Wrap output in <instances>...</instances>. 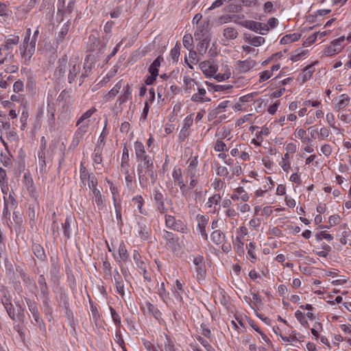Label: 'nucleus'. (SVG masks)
Segmentation results:
<instances>
[{"mask_svg":"<svg viewBox=\"0 0 351 351\" xmlns=\"http://www.w3.org/2000/svg\"><path fill=\"white\" fill-rule=\"evenodd\" d=\"M81 66L76 59H70L68 61L67 56L64 54L58 61V66L54 71V77L59 82L65 79L67 75L69 84L75 81L77 75L80 73Z\"/></svg>","mask_w":351,"mask_h":351,"instance_id":"f257e3e1","label":"nucleus"},{"mask_svg":"<svg viewBox=\"0 0 351 351\" xmlns=\"http://www.w3.org/2000/svg\"><path fill=\"white\" fill-rule=\"evenodd\" d=\"M137 173L139 184L143 189H148L154 185L157 180L158 175L154 169L153 159L145 161V163L138 164Z\"/></svg>","mask_w":351,"mask_h":351,"instance_id":"f03ea898","label":"nucleus"},{"mask_svg":"<svg viewBox=\"0 0 351 351\" xmlns=\"http://www.w3.org/2000/svg\"><path fill=\"white\" fill-rule=\"evenodd\" d=\"M193 263L195 266L197 280L198 281L204 280L206 275V269L204 262V257L201 255L194 256Z\"/></svg>","mask_w":351,"mask_h":351,"instance_id":"7ed1b4c3","label":"nucleus"},{"mask_svg":"<svg viewBox=\"0 0 351 351\" xmlns=\"http://www.w3.org/2000/svg\"><path fill=\"white\" fill-rule=\"evenodd\" d=\"M165 225L168 228L182 233H184L186 229L181 220H176L173 216L169 215H165Z\"/></svg>","mask_w":351,"mask_h":351,"instance_id":"20e7f679","label":"nucleus"},{"mask_svg":"<svg viewBox=\"0 0 351 351\" xmlns=\"http://www.w3.org/2000/svg\"><path fill=\"white\" fill-rule=\"evenodd\" d=\"M75 226V221L71 215L66 217L65 221L62 223L63 233L65 237L69 238L73 229Z\"/></svg>","mask_w":351,"mask_h":351,"instance_id":"39448f33","label":"nucleus"},{"mask_svg":"<svg viewBox=\"0 0 351 351\" xmlns=\"http://www.w3.org/2000/svg\"><path fill=\"white\" fill-rule=\"evenodd\" d=\"M238 70L240 73H246L256 65V62L251 58L244 61L239 60L237 62Z\"/></svg>","mask_w":351,"mask_h":351,"instance_id":"423d86ee","label":"nucleus"},{"mask_svg":"<svg viewBox=\"0 0 351 351\" xmlns=\"http://www.w3.org/2000/svg\"><path fill=\"white\" fill-rule=\"evenodd\" d=\"M132 90L131 86L127 84L123 88L122 94L119 97L117 100V102L119 106L125 103L127 101L132 99Z\"/></svg>","mask_w":351,"mask_h":351,"instance_id":"0eeeda50","label":"nucleus"},{"mask_svg":"<svg viewBox=\"0 0 351 351\" xmlns=\"http://www.w3.org/2000/svg\"><path fill=\"white\" fill-rule=\"evenodd\" d=\"M197 220L198 221L197 226V230H199L202 237L206 240L208 238V234L206 232V226L208 219L204 215H198L197 216Z\"/></svg>","mask_w":351,"mask_h":351,"instance_id":"6e6552de","label":"nucleus"},{"mask_svg":"<svg viewBox=\"0 0 351 351\" xmlns=\"http://www.w3.org/2000/svg\"><path fill=\"white\" fill-rule=\"evenodd\" d=\"M241 25L245 27L252 31L255 32L263 35H265L266 33L261 32L260 27L262 25V23L256 22L254 21H243L241 23Z\"/></svg>","mask_w":351,"mask_h":351,"instance_id":"1a4fd4ad","label":"nucleus"},{"mask_svg":"<svg viewBox=\"0 0 351 351\" xmlns=\"http://www.w3.org/2000/svg\"><path fill=\"white\" fill-rule=\"evenodd\" d=\"M2 303L8 313L9 317L12 319L15 320L16 315L19 316L20 312L17 313H15L14 306L10 302V300L8 298H5V300H2Z\"/></svg>","mask_w":351,"mask_h":351,"instance_id":"9d476101","label":"nucleus"},{"mask_svg":"<svg viewBox=\"0 0 351 351\" xmlns=\"http://www.w3.org/2000/svg\"><path fill=\"white\" fill-rule=\"evenodd\" d=\"M193 120L191 116L186 117V119H184V125H183V127L180 131V138L182 141L184 139H185V138H186L189 136V132L188 130L191 127V125L193 124Z\"/></svg>","mask_w":351,"mask_h":351,"instance_id":"9b49d317","label":"nucleus"},{"mask_svg":"<svg viewBox=\"0 0 351 351\" xmlns=\"http://www.w3.org/2000/svg\"><path fill=\"white\" fill-rule=\"evenodd\" d=\"M210 41V38L209 36H206L197 44V51L199 56H203L204 54L206 53L209 46Z\"/></svg>","mask_w":351,"mask_h":351,"instance_id":"f8f14e48","label":"nucleus"},{"mask_svg":"<svg viewBox=\"0 0 351 351\" xmlns=\"http://www.w3.org/2000/svg\"><path fill=\"white\" fill-rule=\"evenodd\" d=\"M172 176L174 179V181L178 182V185L180 187V189L182 190V192L184 193L183 189L185 187V184L183 182L180 168H174L172 173Z\"/></svg>","mask_w":351,"mask_h":351,"instance_id":"ddd939ff","label":"nucleus"},{"mask_svg":"<svg viewBox=\"0 0 351 351\" xmlns=\"http://www.w3.org/2000/svg\"><path fill=\"white\" fill-rule=\"evenodd\" d=\"M198 93H195L192 95L191 100L193 101H199V102H204V101H210V99L209 98H204L203 97L206 94V90L204 88H199L198 86L197 88Z\"/></svg>","mask_w":351,"mask_h":351,"instance_id":"4468645a","label":"nucleus"},{"mask_svg":"<svg viewBox=\"0 0 351 351\" xmlns=\"http://www.w3.org/2000/svg\"><path fill=\"white\" fill-rule=\"evenodd\" d=\"M163 58L160 56H158L152 64L149 66L148 71L150 74L158 75V67L160 66Z\"/></svg>","mask_w":351,"mask_h":351,"instance_id":"2eb2a0df","label":"nucleus"},{"mask_svg":"<svg viewBox=\"0 0 351 351\" xmlns=\"http://www.w3.org/2000/svg\"><path fill=\"white\" fill-rule=\"evenodd\" d=\"M129 152L126 146H124L121 163V171L129 170Z\"/></svg>","mask_w":351,"mask_h":351,"instance_id":"dca6fc26","label":"nucleus"},{"mask_svg":"<svg viewBox=\"0 0 351 351\" xmlns=\"http://www.w3.org/2000/svg\"><path fill=\"white\" fill-rule=\"evenodd\" d=\"M184 82L185 84V91L189 93H191V90H195V89L199 86L198 83L195 82L194 79L191 77H185L184 78Z\"/></svg>","mask_w":351,"mask_h":351,"instance_id":"f3484780","label":"nucleus"},{"mask_svg":"<svg viewBox=\"0 0 351 351\" xmlns=\"http://www.w3.org/2000/svg\"><path fill=\"white\" fill-rule=\"evenodd\" d=\"M201 70L206 75H212L217 71L215 66L210 64L209 62L204 61L199 64Z\"/></svg>","mask_w":351,"mask_h":351,"instance_id":"a211bd4d","label":"nucleus"},{"mask_svg":"<svg viewBox=\"0 0 351 351\" xmlns=\"http://www.w3.org/2000/svg\"><path fill=\"white\" fill-rule=\"evenodd\" d=\"M301 37V34H287L284 36L280 41V43L282 45H286L288 43H291L294 41L298 40Z\"/></svg>","mask_w":351,"mask_h":351,"instance_id":"6ab92c4d","label":"nucleus"},{"mask_svg":"<svg viewBox=\"0 0 351 351\" xmlns=\"http://www.w3.org/2000/svg\"><path fill=\"white\" fill-rule=\"evenodd\" d=\"M223 36L228 40H234L238 36V32L234 27H228L223 29Z\"/></svg>","mask_w":351,"mask_h":351,"instance_id":"aec40b11","label":"nucleus"},{"mask_svg":"<svg viewBox=\"0 0 351 351\" xmlns=\"http://www.w3.org/2000/svg\"><path fill=\"white\" fill-rule=\"evenodd\" d=\"M19 42V36H12V38H8L5 40V43L3 45V49L8 51L12 49L13 45H16Z\"/></svg>","mask_w":351,"mask_h":351,"instance_id":"412c9836","label":"nucleus"},{"mask_svg":"<svg viewBox=\"0 0 351 351\" xmlns=\"http://www.w3.org/2000/svg\"><path fill=\"white\" fill-rule=\"evenodd\" d=\"M32 250L34 255L40 260H44L46 257L43 247L39 244H34Z\"/></svg>","mask_w":351,"mask_h":351,"instance_id":"4be33fe9","label":"nucleus"},{"mask_svg":"<svg viewBox=\"0 0 351 351\" xmlns=\"http://www.w3.org/2000/svg\"><path fill=\"white\" fill-rule=\"evenodd\" d=\"M38 283L40 286L41 293L43 296L49 295L48 287L45 278L43 275H40L38 280Z\"/></svg>","mask_w":351,"mask_h":351,"instance_id":"5701e85b","label":"nucleus"},{"mask_svg":"<svg viewBox=\"0 0 351 351\" xmlns=\"http://www.w3.org/2000/svg\"><path fill=\"white\" fill-rule=\"evenodd\" d=\"M96 111L95 108L93 107L80 117V118L77 120L76 125L78 126L82 123L86 122V121H89V118L93 115V114Z\"/></svg>","mask_w":351,"mask_h":351,"instance_id":"b1692460","label":"nucleus"},{"mask_svg":"<svg viewBox=\"0 0 351 351\" xmlns=\"http://www.w3.org/2000/svg\"><path fill=\"white\" fill-rule=\"evenodd\" d=\"M133 259L134 260L137 267L140 268L144 273H145V263L144 261L141 260V255L137 251H134L133 254Z\"/></svg>","mask_w":351,"mask_h":351,"instance_id":"393cba45","label":"nucleus"},{"mask_svg":"<svg viewBox=\"0 0 351 351\" xmlns=\"http://www.w3.org/2000/svg\"><path fill=\"white\" fill-rule=\"evenodd\" d=\"M224 238L225 236L220 230H215L211 234V239L217 245L221 243Z\"/></svg>","mask_w":351,"mask_h":351,"instance_id":"a878e982","label":"nucleus"},{"mask_svg":"<svg viewBox=\"0 0 351 351\" xmlns=\"http://www.w3.org/2000/svg\"><path fill=\"white\" fill-rule=\"evenodd\" d=\"M74 4H75L74 1H70L68 3L67 6L66 8H64V6L62 5V9L58 8V13H61V14L62 16L66 15V14H70L73 11Z\"/></svg>","mask_w":351,"mask_h":351,"instance_id":"bb28decb","label":"nucleus"},{"mask_svg":"<svg viewBox=\"0 0 351 351\" xmlns=\"http://www.w3.org/2000/svg\"><path fill=\"white\" fill-rule=\"evenodd\" d=\"M234 243V249L237 252V253L241 256L244 253V243L241 241L239 237H237L236 239L233 241Z\"/></svg>","mask_w":351,"mask_h":351,"instance_id":"cd10ccee","label":"nucleus"},{"mask_svg":"<svg viewBox=\"0 0 351 351\" xmlns=\"http://www.w3.org/2000/svg\"><path fill=\"white\" fill-rule=\"evenodd\" d=\"M163 238L166 241L167 245L169 247H173L175 245L176 240L172 232L165 230Z\"/></svg>","mask_w":351,"mask_h":351,"instance_id":"c85d7f7f","label":"nucleus"},{"mask_svg":"<svg viewBox=\"0 0 351 351\" xmlns=\"http://www.w3.org/2000/svg\"><path fill=\"white\" fill-rule=\"evenodd\" d=\"M349 101L350 97L346 94H342L340 96L339 101L336 105V108H337L338 110L344 108L348 104Z\"/></svg>","mask_w":351,"mask_h":351,"instance_id":"c756f323","label":"nucleus"},{"mask_svg":"<svg viewBox=\"0 0 351 351\" xmlns=\"http://www.w3.org/2000/svg\"><path fill=\"white\" fill-rule=\"evenodd\" d=\"M121 88V82H118L106 95L107 99L110 98H113L119 93L120 89Z\"/></svg>","mask_w":351,"mask_h":351,"instance_id":"7c9ffc66","label":"nucleus"},{"mask_svg":"<svg viewBox=\"0 0 351 351\" xmlns=\"http://www.w3.org/2000/svg\"><path fill=\"white\" fill-rule=\"evenodd\" d=\"M89 122L90 121H86V122L82 123L78 126L77 131L76 132V135H80V136H82L85 133L87 132L88 128L89 126Z\"/></svg>","mask_w":351,"mask_h":351,"instance_id":"2f4dec72","label":"nucleus"},{"mask_svg":"<svg viewBox=\"0 0 351 351\" xmlns=\"http://www.w3.org/2000/svg\"><path fill=\"white\" fill-rule=\"evenodd\" d=\"M180 53V47L179 44L176 43V46L170 51V56L173 61L177 62L178 60Z\"/></svg>","mask_w":351,"mask_h":351,"instance_id":"473e14b6","label":"nucleus"},{"mask_svg":"<svg viewBox=\"0 0 351 351\" xmlns=\"http://www.w3.org/2000/svg\"><path fill=\"white\" fill-rule=\"evenodd\" d=\"M182 42H183V45L186 49H191L192 46H193V37H192L191 34H185L183 37Z\"/></svg>","mask_w":351,"mask_h":351,"instance_id":"72a5a7b5","label":"nucleus"},{"mask_svg":"<svg viewBox=\"0 0 351 351\" xmlns=\"http://www.w3.org/2000/svg\"><path fill=\"white\" fill-rule=\"evenodd\" d=\"M119 255L120 258L123 261H126L128 258V253L123 243L121 244L119 247Z\"/></svg>","mask_w":351,"mask_h":351,"instance_id":"f704fd0d","label":"nucleus"},{"mask_svg":"<svg viewBox=\"0 0 351 351\" xmlns=\"http://www.w3.org/2000/svg\"><path fill=\"white\" fill-rule=\"evenodd\" d=\"M209 86H211L215 91L219 92V91H224L226 90L231 89L232 88V86L231 85H214L211 83H206Z\"/></svg>","mask_w":351,"mask_h":351,"instance_id":"c9c22d12","label":"nucleus"},{"mask_svg":"<svg viewBox=\"0 0 351 351\" xmlns=\"http://www.w3.org/2000/svg\"><path fill=\"white\" fill-rule=\"evenodd\" d=\"M146 306L147 308L148 311L150 313H152L154 316V317L158 319L160 314L158 308L154 305L149 302L146 303Z\"/></svg>","mask_w":351,"mask_h":351,"instance_id":"e433bc0d","label":"nucleus"},{"mask_svg":"<svg viewBox=\"0 0 351 351\" xmlns=\"http://www.w3.org/2000/svg\"><path fill=\"white\" fill-rule=\"evenodd\" d=\"M35 52V48L28 46L26 53L24 56V60L26 64H28L32 56Z\"/></svg>","mask_w":351,"mask_h":351,"instance_id":"4c0bfd02","label":"nucleus"},{"mask_svg":"<svg viewBox=\"0 0 351 351\" xmlns=\"http://www.w3.org/2000/svg\"><path fill=\"white\" fill-rule=\"evenodd\" d=\"M341 47H336V46L335 45H332V44L328 46L326 51H325V53L327 55V56H332L333 54L335 53H338L341 51Z\"/></svg>","mask_w":351,"mask_h":351,"instance_id":"58836bf2","label":"nucleus"},{"mask_svg":"<svg viewBox=\"0 0 351 351\" xmlns=\"http://www.w3.org/2000/svg\"><path fill=\"white\" fill-rule=\"evenodd\" d=\"M315 239L317 241H322L323 239L331 241L333 239V237L330 234L326 233L325 231H322L315 235Z\"/></svg>","mask_w":351,"mask_h":351,"instance_id":"ea45409f","label":"nucleus"},{"mask_svg":"<svg viewBox=\"0 0 351 351\" xmlns=\"http://www.w3.org/2000/svg\"><path fill=\"white\" fill-rule=\"evenodd\" d=\"M136 155V159L138 162V164H142L145 163V161H148V160H152V157L149 155L145 154V153L143 154H138Z\"/></svg>","mask_w":351,"mask_h":351,"instance_id":"a19ab883","label":"nucleus"},{"mask_svg":"<svg viewBox=\"0 0 351 351\" xmlns=\"http://www.w3.org/2000/svg\"><path fill=\"white\" fill-rule=\"evenodd\" d=\"M312 65L307 66L303 71V82L309 80L312 75L313 70H312Z\"/></svg>","mask_w":351,"mask_h":351,"instance_id":"79ce46f5","label":"nucleus"},{"mask_svg":"<svg viewBox=\"0 0 351 351\" xmlns=\"http://www.w3.org/2000/svg\"><path fill=\"white\" fill-rule=\"evenodd\" d=\"M38 157L39 158V163L40 165V171H43L45 170V167L46 166L45 162V153L44 150H41L38 154Z\"/></svg>","mask_w":351,"mask_h":351,"instance_id":"37998d69","label":"nucleus"},{"mask_svg":"<svg viewBox=\"0 0 351 351\" xmlns=\"http://www.w3.org/2000/svg\"><path fill=\"white\" fill-rule=\"evenodd\" d=\"M197 339L206 348L207 351H215V348L202 337L199 336Z\"/></svg>","mask_w":351,"mask_h":351,"instance_id":"c03bdc74","label":"nucleus"},{"mask_svg":"<svg viewBox=\"0 0 351 351\" xmlns=\"http://www.w3.org/2000/svg\"><path fill=\"white\" fill-rule=\"evenodd\" d=\"M114 281L116 285L117 291L119 294H120L122 297L124 295V286L121 281L119 280L114 276Z\"/></svg>","mask_w":351,"mask_h":351,"instance_id":"a18cd8bd","label":"nucleus"},{"mask_svg":"<svg viewBox=\"0 0 351 351\" xmlns=\"http://www.w3.org/2000/svg\"><path fill=\"white\" fill-rule=\"evenodd\" d=\"M265 42V38L261 36H254L250 41V43L254 46L258 47L261 45Z\"/></svg>","mask_w":351,"mask_h":351,"instance_id":"49530a36","label":"nucleus"},{"mask_svg":"<svg viewBox=\"0 0 351 351\" xmlns=\"http://www.w3.org/2000/svg\"><path fill=\"white\" fill-rule=\"evenodd\" d=\"M188 50L189 51V57L191 59V62L195 64L199 62L200 58L198 57V56H199L198 52L193 51L192 48Z\"/></svg>","mask_w":351,"mask_h":351,"instance_id":"de8ad7c7","label":"nucleus"},{"mask_svg":"<svg viewBox=\"0 0 351 351\" xmlns=\"http://www.w3.org/2000/svg\"><path fill=\"white\" fill-rule=\"evenodd\" d=\"M164 347L165 351H175L173 342L167 335H166V342Z\"/></svg>","mask_w":351,"mask_h":351,"instance_id":"09e8293b","label":"nucleus"},{"mask_svg":"<svg viewBox=\"0 0 351 351\" xmlns=\"http://www.w3.org/2000/svg\"><path fill=\"white\" fill-rule=\"evenodd\" d=\"M295 316L297 318V319L300 322L301 324L304 326L308 324L307 321L304 318V314L302 311H297L295 313Z\"/></svg>","mask_w":351,"mask_h":351,"instance_id":"8fccbe9b","label":"nucleus"},{"mask_svg":"<svg viewBox=\"0 0 351 351\" xmlns=\"http://www.w3.org/2000/svg\"><path fill=\"white\" fill-rule=\"evenodd\" d=\"M94 201H95V204H97L99 210H101V208H103L105 206V204H104L105 199H104V197L101 195H97V197H95Z\"/></svg>","mask_w":351,"mask_h":351,"instance_id":"3c124183","label":"nucleus"},{"mask_svg":"<svg viewBox=\"0 0 351 351\" xmlns=\"http://www.w3.org/2000/svg\"><path fill=\"white\" fill-rule=\"evenodd\" d=\"M135 154L145 153V147L141 142L136 141L134 143Z\"/></svg>","mask_w":351,"mask_h":351,"instance_id":"603ef678","label":"nucleus"},{"mask_svg":"<svg viewBox=\"0 0 351 351\" xmlns=\"http://www.w3.org/2000/svg\"><path fill=\"white\" fill-rule=\"evenodd\" d=\"M24 84L21 80H17L13 85V90L15 93H19L23 90Z\"/></svg>","mask_w":351,"mask_h":351,"instance_id":"864d4df0","label":"nucleus"},{"mask_svg":"<svg viewBox=\"0 0 351 351\" xmlns=\"http://www.w3.org/2000/svg\"><path fill=\"white\" fill-rule=\"evenodd\" d=\"M214 148L216 152H223L226 150V145L223 141L218 140L217 141Z\"/></svg>","mask_w":351,"mask_h":351,"instance_id":"5fc2aeb1","label":"nucleus"},{"mask_svg":"<svg viewBox=\"0 0 351 351\" xmlns=\"http://www.w3.org/2000/svg\"><path fill=\"white\" fill-rule=\"evenodd\" d=\"M317 40V34L315 33L311 36H308L303 43L304 47H308L311 44L314 43Z\"/></svg>","mask_w":351,"mask_h":351,"instance_id":"6e6d98bb","label":"nucleus"},{"mask_svg":"<svg viewBox=\"0 0 351 351\" xmlns=\"http://www.w3.org/2000/svg\"><path fill=\"white\" fill-rule=\"evenodd\" d=\"M273 73L271 71H264L263 73H261L260 76V82H263L265 80H268L272 76Z\"/></svg>","mask_w":351,"mask_h":351,"instance_id":"4d7b16f0","label":"nucleus"},{"mask_svg":"<svg viewBox=\"0 0 351 351\" xmlns=\"http://www.w3.org/2000/svg\"><path fill=\"white\" fill-rule=\"evenodd\" d=\"M95 154L94 157V162L97 164H100L102 161L101 159V152L100 150V148L99 147H97L95 149Z\"/></svg>","mask_w":351,"mask_h":351,"instance_id":"13d9d810","label":"nucleus"},{"mask_svg":"<svg viewBox=\"0 0 351 351\" xmlns=\"http://www.w3.org/2000/svg\"><path fill=\"white\" fill-rule=\"evenodd\" d=\"M216 171L217 174L220 176H227L229 174L228 169L225 167L218 166Z\"/></svg>","mask_w":351,"mask_h":351,"instance_id":"bf43d9fd","label":"nucleus"},{"mask_svg":"<svg viewBox=\"0 0 351 351\" xmlns=\"http://www.w3.org/2000/svg\"><path fill=\"white\" fill-rule=\"evenodd\" d=\"M154 200L156 203L163 202L164 196L162 193L160 192V191L158 189H156L154 190Z\"/></svg>","mask_w":351,"mask_h":351,"instance_id":"052dcab7","label":"nucleus"},{"mask_svg":"<svg viewBox=\"0 0 351 351\" xmlns=\"http://www.w3.org/2000/svg\"><path fill=\"white\" fill-rule=\"evenodd\" d=\"M3 215L5 218H8L10 217V212L9 211V201L6 200L4 197V208L3 210Z\"/></svg>","mask_w":351,"mask_h":351,"instance_id":"680f3d73","label":"nucleus"},{"mask_svg":"<svg viewBox=\"0 0 351 351\" xmlns=\"http://www.w3.org/2000/svg\"><path fill=\"white\" fill-rule=\"evenodd\" d=\"M247 248V254L251 257L252 259H256V256L254 254V250L255 249V245L253 243H250L246 245Z\"/></svg>","mask_w":351,"mask_h":351,"instance_id":"e2e57ef3","label":"nucleus"},{"mask_svg":"<svg viewBox=\"0 0 351 351\" xmlns=\"http://www.w3.org/2000/svg\"><path fill=\"white\" fill-rule=\"evenodd\" d=\"M221 200V196L219 194H215L209 198L208 204L210 203L208 207L212 206V204H217Z\"/></svg>","mask_w":351,"mask_h":351,"instance_id":"0e129e2a","label":"nucleus"},{"mask_svg":"<svg viewBox=\"0 0 351 351\" xmlns=\"http://www.w3.org/2000/svg\"><path fill=\"white\" fill-rule=\"evenodd\" d=\"M121 172L123 173L125 176V182L127 183V186H130L133 182L132 176L131 174H130L129 170L122 171Z\"/></svg>","mask_w":351,"mask_h":351,"instance_id":"69168bd1","label":"nucleus"},{"mask_svg":"<svg viewBox=\"0 0 351 351\" xmlns=\"http://www.w3.org/2000/svg\"><path fill=\"white\" fill-rule=\"evenodd\" d=\"M27 304L29 311L32 314L35 313L38 311V308L34 302H32L30 300H26Z\"/></svg>","mask_w":351,"mask_h":351,"instance_id":"338daca9","label":"nucleus"},{"mask_svg":"<svg viewBox=\"0 0 351 351\" xmlns=\"http://www.w3.org/2000/svg\"><path fill=\"white\" fill-rule=\"evenodd\" d=\"M321 152L323 154L328 156H329L332 152V149L330 145L325 144L321 147Z\"/></svg>","mask_w":351,"mask_h":351,"instance_id":"774afa93","label":"nucleus"}]
</instances>
